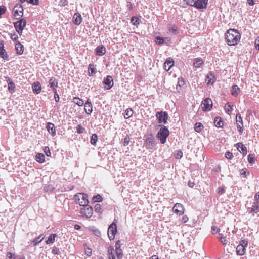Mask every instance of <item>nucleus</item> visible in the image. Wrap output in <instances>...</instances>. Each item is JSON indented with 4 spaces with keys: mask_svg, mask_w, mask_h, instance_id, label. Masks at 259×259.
I'll use <instances>...</instances> for the list:
<instances>
[{
    "mask_svg": "<svg viewBox=\"0 0 259 259\" xmlns=\"http://www.w3.org/2000/svg\"><path fill=\"white\" fill-rule=\"evenodd\" d=\"M95 209L96 211L99 212L101 209L100 205L99 204H96L95 206Z\"/></svg>",
    "mask_w": 259,
    "mask_h": 259,
    "instance_id": "69168bd1",
    "label": "nucleus"
},
{
    "mask_svg": "<svg viewBox=\"0 0 259 259\" xmlns=\"http://www.w3.org/2000/svg\"><path fill=\"white\" fill-rule=\"evenodd\" d=\"M106 53V49L103 46H99L96 49V54L98 56H102Z\"/></svg>",
    "mask_w": 259,
    "mask_h": 259,
    "instance_id": "5701e85b",
    "label": "nucleus"
},
{
    "mask_svg": "<svg viewBox=\"0 0 259 259\" xmlns=\"http://www.w3.org/2000/svg\"><path fill=\"white\" fill-rule=\"evenodd\" d=\"M104 84V88L107 90L110 89L113 86V80L110 75H108L106 78H104L103 82Z\"/></svg>",
    "mask_w": 259,
    "mask_h": 259,
    "instance_id": "f8f14e48",
    "label": "nucleus"
},
{
    "mask_svg": "<svg viewBox=\"0 0 259 259\" xmlns=\"http://www.w3.org/2000/svg\"><path fill=\"white\" fill-rule=\"evenodd\" d=\"M26 1L33 5H37L39 4L38 0H26Z\"/></svg>",
    "mask_w": 259,
    "mask_h": 259,
    "instance_id": "13d9d810",
    "label": "nucleus"
},
{
    "mask_svg": "<svg viewBox=\"0 0 259 259\" xmlns=\"http://www.w3.org/2000/svg\"><path fill=\"white\" fill-rule=\"evenodd\" d=\"M47 129L48 131L52 135L55 136L56 135V129L54 124L52 123H48L47 126Z\"/></svg>",
    "mask_w": 259,
    "mask_h": 259,
    "instance_id": "393cba45",
    "label": "nucleus"
},
{
    "mask_svg": "<svg viewBox=\"0 0 259 259\" xmlns=\"http://www.w3.org/2000/svg\"><path fill=\"white\" fill-rule=\"evenodd\" d=\"M203 61L202 59L199 58H196L193 63L194 66L196 68H199L203 64Z\"/></svg>",
    "mask_w": 259,
    "mask_h": 259,
    "instance_id": "f704fd0d",
    "label": "nucleus"
},
{
    "mask_svg": "<svg viewBox=\"0 0 259 259\" xmlns=\"http://www.w3.org/2000/svg\"><path fill=\"white\" fill-rule=\"evenodd\" d=\"M233 154L230 152H227L225 153V157L228 159H231L233 158Z\"/></svg>",
    "mask_w": 259,
    "mask_h": 259,
    "instance_id": "4d7b16f0",
    "label": "nucleus"
},
{
    "mask_svg": "<svg viewBox=\"0 0 259 259\" xmlns=\"http://www.w3.org/2000/svg\"><path fill=\"white\" fill-rule=\"evenodd\" d=\"M82 18L81 15L78 13H75L73 17V23L77 25H79L82 22Z\"/></svg>",
    "mask_w": 259,
    "mask_h": 259,
    "instance_id": "412c9836",
    "label": "nucleus"
},
{
    "mask_svg": "<svg viewBox=\"0 0 259 259\" xmlns=\"http://www.w3.org/2000/svg\"><path fill=\"white\" fill-rule=\"evenodd\" d=\"M7 259H16V257L15 254H13L11 252H8L7 253Z\"/></svg>",
    "mask_w": 259,
    "mask_h": 259,
    "instance_id": "6e6d98bb",
    "label": "nucleus"
},
{
    "mask_svg": "<svg viewBox=\"0 0 259 259\" xmlns=\"http://www.w3.org/2000/svg\"><path fill=\"white\" fill-rule=\"evenodd\" d=\"M11 39L14 41H16L18 39V36L16 33H14L13 34L11 33L10 35Z\"/></svg>",
    "mask_w": 259,
    "mask_h": 259,
    "instance_id": "5fc2aeb1",
    "label": "nucleus"
},
{
    "mask_svg": "<svg viewBox=\"0 0 259 259\" xmlns=\"http://www.w3.org/2000/svg\"><path fill=\"white\" fill-rule=\"evenodd\" d=\"M145 145L147 149H152L155 145L154 138L152 135H149L145 140Z\"/></svg>",
    "mask_w": 259,
    "mask_h": 259,
    "instance_id": "9b49d317",
    "label": "nucleus"
},
{
    "mask_svg": "<svg viewBox=\"0 0 259 259\" xmlns=\"http://www.w3.org/2000/svg\"><path fill=\"white\" fill-rule=\"evenodd\" d=\"M36 160L39 163H42L45 161V157L42 153H37L36 155Z\"/></svg>",
    "mask_w": 259,
    "mask_h": 259,
    "instance_id": "c756f323",
    "label": "nucleus"
},
{
    "mask_svg": "<svg viewBox=\"0 0 259 259\" xmlns=\"http://www.w3.org/2000/svg\"><path fill=\"white\" fill-rule=\"evenodd\" d=\"M196 4L195 0H188L187 4L195 7Z\"/></svg>",
    "mask_w": 259,
    "mask_h": 259,
    "instance_id": "680f3d73",
    "label": "nucleus"
},
{
    "mask_svg": "<svg viewBox=\"0 0 259 259\" xmlns=\"http://www.w3.org/2000/svg\"><path fill=\"white\" fill-rule=\"evenodd\" d=\"M84 110L87 114H90L92 112V104L89 99H88L84 105Z\"/></svg>",
    "mask_w": 259,
    "mask_h": 259,
    "instance_id": "aec40b11",
    "label": "nucleus"
},
{
    "mask_svg": "<svg viewBox=\"0 0 259 259\" xmlns=\"http://www.w3.org/2000/svg\"><path fill=\"white\" fill-rule=\"evenodd\" d=\"M80 213L82 217L91 218L93 213V208L88 205H85L80 209Z\"/></svg>",
    "mask_w": 259,
    "mask_h": 259,
    "instance_id": "423d86ee",
    "label": "nucleus"
},
{
    "mask_svg": "<svg viewBox=\"0 0 259 259\" xmlns=\"http://www.w3.org/2000/svg\"><path fill=\"white\" fill-rule=\"evenodd\" d=\"M0 57L5 60L9 59V55L5 49H0Z\"/></svg>",
    "mask_w": 259,
    "mask_h": 259,
    "instance_id": "2f4dec72",
    "label": "nucleus"
},
{
    "mask_svg": "<svg viewBox=\"0 0 259 259\" xmlns=\"http://www.w3.org/2000/svg\"><path fill=\"white\" fill-rule=\"evenodd\" d=\"M85 131V128L82 127L80 125H78L77 126V132L78 133H83Z\"/></svg>",
    "mask_w": 259,
    "mask_h": 259,
    "instance_id": "603ef678",
    "label": "nucleus"
},
{
    "mask_svg": "<svg viewBox=\"0 0 259 259\" xmlns=\"http://www.w3.org/2000/svg\"><path fill=\"white\" fill-rule=\"evenodd\" d=\"M49 84L54 91H56V88L58 87V81L55 77H51L49 80Z\"/></svg>",
    "mask_w": 259,
    "mask_h": 259,
    "instance_id": "a878e982",
    "label": "nucleus"
},
{
    "mask_svg": "<svg viewBox=\"0 0 259 259\" xmlns=\"http://www.w3.org/2000/svg\"><path fill=\"white\" fill-rule=\"evenodd\" d=\"M73 102L79 106H82L84 104L83 101L78 97H74L73 99Z\"/></svg>",
    "mask_w": 259,
    "mask_h": 259,
    "instance_id": "473e14b6",
    "label": "nucleus"
},
{
    "mask_svg": "<svg viewBox=\"0 0 259 259\" xmlns=\"http://www.w3.org/2000/svg\"><path fill=\"white\" fill-rule=\"evenodd\" d=\"M131 22L134 25H138L139 24V19L135 16H133L131 18Z\"/></svg>",
    "mask_w": 259,
    "mask_h": 259,
    "instance_id": "79ce46f5",
    "label": "nucleus"
},
{
    "mask_svg": "<svg viewBox=\"0 0 259 259\" xmlns=\"http://www.w3.org/2000/svg\"><path fill=\"white\" fill-rule=\"evenodd\" d=\"M259 211V206L256 204H253L252 206L251 210L249 212H254L257 213Z\"/></svg>",
    "mask_w": 259,
    "mask_h": 259,
    "instance_id": "a18cd8bd",
    "label": "nucleus"
},
{
    "mask_svg": "<svg viewBox=\"0 0 259 259\" xmlns=\"http://www.w3.org/2000/svg\"><path fill=\"white\" fill-rule=\"evenodd\" d=\"M245 244V245H244L243 244H239L237 246L236 252L238 255H242L245 253V250H246V247L248 244Z\"/></svg>",
    "mask_w": 259,
    "mask_h": 259,
    "instance_id": "dca6fc26",
    "label": "nucleus"
},
{
    "mask_svg": "<svg viewBox=\"0 0 259 259\" xmlns=\"http://www.w3.org/2000/svg\"><path fill=\"white\" fill-rule=\"evenodd\" d=\"M102 199H103V198H102V196L99 194H98L96 196H94L93 197V201L94 202H101L102 201Z\"/></svg>",
    "mask_w": 259,
    "mask_h": 259,
    "instance_id": "a19ab883",
    "label": "nucleus"
},
{
    "mask_svg": "<svg viewBox=\"0 0 259 259\" xmlns=\"http://www.w3.org/2000/svg\"><path fill=\"white\" fill-rule=\"evenodd\" d=\"M133 111L132 109L127 108L125 111V115L124 116V117L125 119H128L133 115Z\"/></svg>",
    "mask_w": 259,
    "mask_h": 259,
    "instance_id": "72a5a7b5",
    "label": "nucleus"
},
{
    "mask_svg": "<svg viewBox=\"0 0 259 259\" xmlns=\"http://www.w3.org/2000/svg\"><path fill=\"white\" fill-rule=\"evenodd\" d=\"M224 109L226 112L230 114L232 110V106L230 103H228L225 105Z\"/></svg>",
    "mask_w": 259,
    "mask_h": 259,
    "instance_id": "c9c22d12",
    "label": "nucleus"
},
{
    "mask_svg": "<svg viewBox=\"0 0 259 259\" xmlns=\"http://www.w3.org/2000/svg\"><path fill=\"white\" fill-rule=\"evenodd\" d=\"M177 27L173 25L169 27L168 30L170 32L175 33L177 31Z\"/></svg>",
    "mask_w": 259,
    "mask_h": 259,
    "instance_id": "864d4df0",
    "label": "nucleus"
},
{
    "mask_svg": "<svg viewBox=\"0 0 259 259\" xmlns=\"http://www.w3.org/2000/svg\"><path fill=\"white\" fill-rule=\"evenodd\" d=\"M178 84L177 86V89H178V87L179 86L181 87L185 84L184 80L183 78H178Z\"/></svg>",
    "mask_w": 259,
    "mask_h": 259,
    "instance_id": "3c124183",
    "label": "nucleus"
},
{
    "mask_svg": "<svg viewBox=\"0 0 259 259\" xmlns=\"http://www.w3.org/2000/svg\"><path fill=\"white\" fill-rule=\"evenodd\" d=\"M26 25V21L24 19H21L16 22L14 23V26L16 31L18 33L21 35L23 30L24 29Z\"/></svg>",
    "mask_w": 259,
    "mask_h": 259,
    "instance_id": "20e7f679",
    "label": "nucleus"
},
{
    "mask_svg": "<svg viewBox=\"0 0 259 259\" xmlns=\"http://www.w3.org/2000/svg\"><path fill=\"white\" fill-rule=\"evenodd\" d=\"M155 41L157 44L161 45V44L165 42V39L162 37H160L159 36H156L155 38Z\"/></svg>",
    "mask_w": 259,
    "mask_h": 259,
    "instance_id": "ea45409f",
    "label": "nucleus"
},
{
    "mask_svg": "<svg viewBox=\"0 0 259 259\" xmlns=\"http://www.w3.org/2000/svg\"><path fill=\"white\" fill-rule=\"evenodd\" d=\"M231 95L236 97L240 92V88L237 85H234L231 88Z\"/></svg>",
    "mask_w": 259,
    "mask_h": 259,
    "instance_id": "cd10ccee",
    "label": "nucleus"
},
{
    "mask_svg": "<svg viewBox=\"0 0 259 259\" xmlns=\"http://www.w3.org/2000/svg\"><path fill=\"white\" fill-rule=\"evenodd\" d=\"M220 229L219 227L215 226H212L211 227V232L213 234H215L219 232Z\"/></svg>",
    "mask_w": 259,
    "mask_h": 259,
    "instance_id": "49530a36",
    "label": "nucleus"
},
{
    "mask_svg": "<svg viewBox=\"0 0 259 259\" xmlns=\"http://www.w3.org/2000/svg\"><path fill=\"white\" fill-rule=\"evenodd\" d=\"M237 145L238 150L241 152L243 155H246L247 153L246 147L242 143H238Z\"/></svg>",
    "mask_w": 259,
    "mask_h": 259,
    "instance_id": "b1692460",
    "label": "nucleus"
},
{
    "mask_svg": "<svg viewBox=\"0 0 259 259\" xmlns=\"http://www.w3.org/2000/svg\"><path fill=\"white\" fill-rule=\"evenodd\" d=\"M203 127V125L200 122L196 123L195 125V130L197 132H200L201 131Z\"/></svg>",
    "mask_w": 259,
    "mask_h": 259,
    "instance_id": "4c0bfd02",
    "label": "nucleus"
},
{
    "mask_svg": "<svg viewBox=\"0 0 259 259\" xmlns=\"http://www.w3.org/2000/svg\"><path fill=\"white\" fill-rule=\"evenodd\" d=\"M109 259H115V254H116L117 259H122V250L120 248V244H115V249L112 247L108 248Z\"/></svg>",
    "mask_w": 259,
    "mask_h": 259,
    "instance_id": "f03ea898",
    "label": "nucleus"
},
{
    "mask_svg": "<svg viewBox=\"0 0 259 259\" xmlns=\"http://www.w3.org/2000/svg\"><path fill=\"white\" fill-rule=\"evenodd\" d=\"M215 81V78L214 77V76L211 73H209L207 75V77L205 79V82L207 83V84H209V83H213Z\"/></svg>",
    "mask_w": 259,
    "mask_h": 259,
    "instance_id": "bb28decb",
    "label": "nucleus"
},
{
    "mask_svg": "<svg viewBox=\"0 0 259 259\" xmlns=\"http://www.w3.org/2000/svg\"><path fill=\"white\" fill-rule=\"evenodd\" d=\"M249 172L247 170V169L246 168H244V169H242L241 170V175H243V176H246V175L247 174H248Z\"/></svg>",
    "mask_w": 259,
    "mask_h": 259,
    "instance_id": "338daca9",
    "label": "nucleus"
},
{
    "mask_svg": "<svg viewBox=\"0 0 259 259\" xmlns=\"http://www.w3.org/2000/svg\"><path fill=\"white\" fill-rule=\"evenodd\" d=\"M174 61L173 59L171 58H168L166 59V61L165 62L164 64V69L166 71H168L171 67L174 65Z\"/></svg>",
    "mask_w": 259,
    "mask_h": 259,
    "instance_id": "6ab92c4d",
    "label": "nucleus"
},
{
    "mask_svg": "<svg viewBox=\"0 0 259 259\" xmlns=\"http://www.w3.org/2000/svg\"><path fill=\"white\" fill-rule=\"evenodd\" d=\"M44 152H45V154L47 156H51V151L50 150V148L49 147H48V146L45 147V148L44 149Z\"/></svg>",
    "mask_w": 259,
    "mask_h": 259,
    "instance_id": "09e8293b",
    "label": "nucleus"
},
{
    "mask_svg": "<svg viewBox=\"0 0 259 259\" xmlns=\"http://www.w3.org/2000/svg\"><path fill=\"white\" fill-rule=\"evenodd\" d=\"M96 72V68H95L93 64H89L88 68V74L90 76H94Z\"/></svg>",
    "mask_w": 259,
    "mask_h": 259,
    "instance_id": "7c9ffc66",
    "label": "nucleus"
},
{
    "mask_svg": "<svg viewBox=\"0 0 259 259\" xmlns=\"http://www.w3.org/2000/svg\"><path fill=\"white\" fill-rule=\"evenodd\" d=\"M189 218L187 215H184L182 218L183 223H186L188 221Z\"/></svg>",
    "mask_w": 259,
    "mask_h": 259,
    "instance_id": "774afa93",
    "label": "nucleus"
},
{
    "mask_svg": "<svg viewBox=\"0 0 259 259\" xmlns=\"http://www.w3.org/2000/svg\"><path fill=\"white\" fill-rule=\"evenodd\" d=\"M254 44L255 48L259 50V36L255 39Z\"/></svg>",
    "mask_w": 259,
    "mask_h": 259,
    "instance_id": "e2e57ef3",
    "label": "nucleus"
},
{
    "mask_svg": "<svg viewBox=\"0 0 259 259\" xmlns=\"http://www.w3.org/2000/svg\"><path fill=\"white\" fill-rule=\"evenodd\" d=\"M169 135V131L168 128L166 126H163L158 132L157 136L160 140L161 143L164 144Z\"/></svg>",
    "mask_w": 259,
    "mask_h": 259,
    "instance_id": "7ed1b4c3",
    "label": "nucleus"
},
{
    "mask_svg": "<svg viewBox=\"0 0 259 259\" xmlns=\"http://www.w3.org/2000/svg\"><path fill=\"white\" fill-rule=\"evenodd\" d=\"M15 49L17 54L22 55L24 52V48L23 45L20 42H18L15 44Z\"/></svg>",
    "mask_w": 259,
    "mask_h": 259,
    "instance_id": "4be33fe9",
    "label": "nucleus"
},
{
    "mask_svg": "<svg viewBox=\"0 0 259 259\" xmlns=\"http://www.w3.org/2000/svg\"><path fill=\"white\" fill-rule=\"evenodd\" d=\"M6 80L8 82V89L11 93H13L15 92V84L12 81L9 77H6Z\"/></svg>",
    "mask_w": 259,
    "mask_h": 259,
    "instance_id": "f3484780",
    "label": "nucleus"
},
{
    "mask_svg": "<svg viewBox=\"0 0 259 259\" xmlns=\"http://www.w3.org/2000/svg\"><path fill=\"white\" fill-rule=\"evenodd\" d=\"M225 39L228 45L235 46L240 42L241 35L237 30L229 29L225 34Z\"/></svg>",
    "mask_w": 259,
    "mask_h": 259,
    "instance_id": "f257e3e1",
    "label": "nucleus"
},
{
    "mask_svg": "<svg viewBox=\"0 0 259 259\" xmlns=\"http://www.w3.org/2000/svg\"><path fill=\"white\" fill-rule=\"evenodd\" d=\"M236 122L238 131L240 132V134H242L243 132V123L242 117L240 114L236 115Z\"/></svg>",
    "mask_w": 259,
    "mask_h": 259,
    "instance_id": "4468645a",
    "label": "nucleus"
},
{
    "mask_svg": "<svg viewBox=\"0 0 259 259\" xmlns=\"http://www.w3.org/2000/svg\"><path fill=\"white\" fill-rule=\"evenodd\" d=\"M208 0H197L196 1L195 7L197 9H205L207 7Z\"/></svg>",
    "mask_w": 259,
    "mask_h": 259,
    "instance_id": "2eb2a0df",
    "label": "nucleus"
},
{
    "mask_svg": "<svg viewBox=\"0 0 259 259\" xmlns=\"http://www.w3.org/2000/svg\"><path fill=\"white\" fill-rule=\"evenodd\" d=\"M33 92L36 94L40 93L41 91V86L38 81L34 82L32 85Z\"/></svg>",
    "mask_w": 259,
    "mask_h": 259,
    "instance_id": "a211bd4d",
    "label": "nucleus"
},
{
    "mask_svg": "<svg viewBox=\"0 0 259 259\" xmlns=\"http://www.w3.org/2000/svg\"><path fill=\"white\" fill-rule=\"evenodd\" d=\"M248 161L250 163H254L256 161V159L252 154H250L248 156Z\"/></svg>",
    "mask_w": 259,
    "mask_h": 259,
    "instance_id": "c03bdc74",
    "label": "nucleus"
},
{
    "mask_svg": "<svg viewBox=\"0 0 259 259\" xmlns=\"http://www.w3.org/2000/svg\"><path fill=\"white\" fill-rule=\"evenodd\" d=\"M173 211L179 215H181L184 213V208L182 204L179 203L175 204L172 208Z\"/></svg>",
    "mask_w": 259,
    "mask_h": 259,
    "instance_id": "ddd939ff",
    "label": "nucleus"
},
{
    "mask_svg": "<svg viewBox=\"0 0 259 259\" xmlns=\"http://www.w3.org/2000/svg\"><path fill=\"white\" fill-rule=\"evenodd\" d=\"M13 16L16 19L21 18L23 15V8L20 4H17L13 9Z\"/></svg>",
    "mask_w": 259,
    "mask_h": 259,
    "instance_id": "0eeeda50",
    "label": "nucleus"
},
{
    "mask_svg": "<svg viewBox=\"0 0 259 259\" xmlns=\"http://www.w3.org/2000/svg\"><path fill=\"white\" fill-rule=\"evenodd\" d=\"M78 203L80 206H84L88 205V196L85 193H79L76 195Z\"/></svg>",
    "mask_w": 259,
    "mask_h": 259,
    "instance_id": "9d476101",
    "label": "nucleus"
},
{
    "mask_svg": "<svg viewBox=\"0 0 259 259\" xmlns=\"http://www.w3.org/2000/svg\"><path fill=\"white\" fill-rule=\"evenodd\" d=\"M117 233V225L116 223L113 222L108 227V236L110 240H113L115 238V234Z\"/></svg>",
    "mask_w": 259,
    "mask_h": 259,
    "instance_id": "6e6552de",
    "label": "nucleus"
},
{
    "mask_svg": "<svg viewBox=\"0 0 259 259\" xmlns=\"http://www.w3.org/2000/svg\"><path fill=\"white\" fill-rule=\"evenodd\" d=\"M174 155L176 158L180 159L183 156V152L181 150L177 151L175 153Z\"/></svg>",
    "mask_w": 259,
    "mask_h": 259,
    "instance_id": "37998d69",
    "label": "nucleus"
},
{
    "mask_svg": "<svg viewBox=\"0 0 259 259\" xmlns=\"http://www.w3.org/2000/svg\"><path fill=\"white\" fill-rule=\"evenodd\" d=\"M92 231L94 232V234L97 236H100L101 235V232L100 231L97 229H92Z\"/></svg>",
    "mask_w": 259,
    "mask_h": 259,
    "instance_id": "0e129e2a",
    "label": "nucleus"
},
{
    "mask_svg": "<svg viewBox=\"0 0 259 259\" xmlns=\"http://www.w3.org/2000/svg\"><path fill=\"white\" fill-rule=\"evenodd\" d=\"M57 235L55 234H51L48 238V240L46 241V243H54L55 241V237Z\"/></svg>",
    "mask_w": 259,
    "mask_h": 259,
    "instance_id": "58836bf2",
    "label": "nucleus"
},
{
    "mask_svg": "<svg viewBox=\"0 0 259 259\" xmlns=\"http://www.w3.org/2000/svg\"><path fill=\"white\" fill-rule=\"evenodd\" d=\"M45 237V236L44 234H41L38 238H36L34 241L33 243H40L42 241Z\"/></svg>",
    "mask_w": 259,
    "mask_h": 259,
    "instance_id": "de8ad7c7",
    "label": "nucleus"
},
{
    "mask_svg": "<svg viewBox=\"0 0 259 259\" xmlns=\"http://www.w3.org/2000/svg\"><path fill=\"white\" fill-rule=\"evenodd\" d=\"M215 125L218 127H222L224 125V122L220 117H216L214 119Z\"/></svg>",
    "mask_w": 259,
    "mask_h": 259,
    "instance_id": "c85d7f7f",
    "label": "nucleus"
},
{
    "mask_svg": "<svg viewBox=\"0 0 259 259\" xmlns=\"http://www.w3.org/2000/svg\"><path fill=\"white\" fill-rule=\"evenodd\" d=\"M98 140V136L96 134H93L92 135L91 139L90 140V142L91 144L93 145H95L96 144V142Z\"/></svg>",
    "mask_w": 259,
    "mask_h": 259,
    "instance_id": "e433bc0d",
    "label": "nucleus"
},
{
    "mask_svg": "<svg viewBox=\"0 0 259 259\" xmlns=\"http://www.w3.org/2000/svg\"><path fill=\"white\" fill-rule=\"evenodd\" d=\"M130 141V137L128 135H126V136L124 138L123 141V145L126 146L128 145Z\"/></svg>",
    "mask_w": 259,
    "mask_h": 259,
    "instance_id": "8fccbe9b",
    "label": "nucleus"
},
{
    "mask_svg": "<svg viewBox=\"0 0 259 259\" xmlns=\"http://www.w3.org/2000/svg\"><path fill=\"white\" fill-rule=\"evenodd\" d=\"M158 122L159 123H163L165 124L167 123V121L168 118V115L166 111H158L157 112L155 115Z\"/></svg>",
    "mask_w": 259,
    "mask_h": 259,
    "instance_id": "39448f33",
    "label": "nucleus"
},
{
    "mask_svg": "<svg viewBox=\"0 0 259 259\" xmlns=\"http://www.w3.org/2000/svg\"><path fill=\"white\" fill-rule=\"evenodd\" d=\"M217 192L222 194L224 192V188L223 187H219L217 190Z\"/></svg>",
    "mask_w": 259,
    "mask_h": 259,
    "instance_id": "bf43d9fd",
    "label": "nucleus"
},
{
    "mask_svg": "<svg viewBox=\"0 0 259 259\" xmlns=\"http://www.w3.org/2000/svg\"><path fill=\"white\" fill-rule=\"evenodd\" d=\"M85 253L88 256H90L92 255L91 249L90 248H86L85 250Z\"/></svg>",
    "mask_w": 259,
    "mask_h": 259,
    "instance_id": "052dcab7",
    "label": "nucleus"
},
{
    "mask_svg": "<svg viewBox=\"0 0 259 259\" xmlns=\"http://www.w3.org/2000/svg\"><path fill=\"white\" fill-rule=\"evenodd\" d=\"M202 110L204 112L209 111L212 107V101L209 98L205 99L201 104Z\"/></svg>",
    "mask_w": 259,
    "mask_h": 259,
    "instance_id": "1a4fd4ad",
    "label": "nucleus"
}]
</instances>
